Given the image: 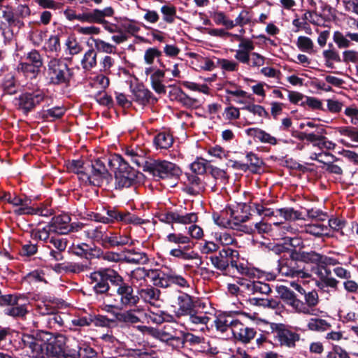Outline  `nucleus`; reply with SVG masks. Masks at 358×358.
Instances as JSON below:
<instances>
[{
    "mask_svg": "<svg viewBox=\"0 0 358 358\" xmlns=\"http://www.w3.org/2000/svg\"><path fill=\"white\" fill-rule=\"evenodd\" d=\"M128 160L118 154L111 155L108 159V164L115 173L116 189L128 188L136 182L138 172L129 166Z\"/></svg>",
    "mask_w": 358,
    "mask_h": 358,
    "instance_id": "f257e3e1",
    "label": "nucleus"
},
{
    "mask_svg": "<svg viewBox=\"0 0 358 358\" xmlns=\"http://www.w3.org/2000/svg\"><path fill=\"white\" fill-rule=\"evenodd\" d=\"M44 72L48 83L52 85L68 87L73 78L72 69L62 59H50Z\"/></svg>",
    "mask_w": 358,
    "mask_h": 358,
    "instance_id": "f03ea898",
    "label": "nucleus"
},
{
    "mask_svg": "<svg viewBox=\"0 0 358 358\" xmlns=\"http://www.w3.org/2000/svg\"><path fill=\"white\" fill-rule=\"evenodd\" d=\"M111 179V175L100 159L87 163L80 175L81 181L95 186L106 185Z\"/></svg>",
    "mask_w": 358,
    "mask_h": 358,
    "instance_id": "7ed1b4c3",
    "label": "nucleus"
},
{
    "mask_svg": "<svg viewBox=\"0 0 358 358\" xmlns=\"http://www.w3.org/2000/svg\"><path fill=\"white\" fill-rule=\"evenodd\" d=\"M124 155L132 163L137 166H143V171L148 172L153 177L155 176L157 171V162L152 159L146 157L145 152L138 146L127 147L124 150Z\"/></svg>",
    "mask_w": 358,
    "mask_h": 358,
    "instance_id": "20e7f679",
    "label": "nucleus"
},
{
    "mask_svg": "<svg viewBox=\"0 0 358 358\" xmlns=\"http://www.w3.org/2000/svg\"><path fill=\"white\" fill-rule=\"evenodd\" d=\"M90 278L95 282L94 289L96 293L103 294L109 289L108 280L119 285L122 281V277L114 270L110 268L101 269L91 273Z\"/></svg>",
    "mask_w": 358,
    "mask_h": 358,
    "instance_id": "39448f33",
    "label": "nucleus"
},
{
    "mask_svg": "<svg viewBox=\"0 0 358 358\" xmlns=\"http://www.w3.org/2000/svg\"><path fill=\"white\" fill-rule=\"evenodd\" d=\"M239 253L237 250L230 248H224L221 250L217 255L210 257L211 263L217 269L224 271L231 265L237 267V262Z\"/></svg>",
    "mask_w": 358,
    "mask_h": 358,
    "instance_id": "423d86ee",
    "label": "nucleus"
},
{
    "mask_svg": "<svg viewBox=\"0 0 358 358\" xmlns=\"http://www.w3.org/2000/svg\"><path fill=\"white\" fill-rule=\"evenodd\" d=\"M118 285L117 296L119 298V301L115 299L116 303L110 304V306L123 309L124 308L135 306L138 303L139 297L134 294V289L131 286L125 283H119Z\"/></svg>",
    "mask_w": 358,
    "mask_h": 358,
    "instance_id": "0eeeda50",
    "label": "nucleus"
},
{
    "mask_svg": "<svg viewBox=\"0 0 358 358\" xmlns=\"http://www.w3.org/2000/svg\"><path fill=\"white\" fill-rule=\"evenodd\" d=\"M180 174V169L176 164L166 160H158V178L166 180V183L160 184L164 187H174Z\"/></svg>",
    "mask_w": 358,
    "mask_h": 358,
    "instance_id": "6e6552de",
    "label": "nucleus"
},
{
    "mask_svg": "<svg viewBox=\"0 0 358 358\" xmlns=\"http://www.w3.org/2000/svg\"><path fill=\"white\" fill-rule=\"evenodd\" d=\"M21 297L15 295L8 294L4 296V302L1 306H5L4 313L12 317H23L27 310L24 303L20 301Z\"/></svg>",
    "mask_w": 358,
    "mask_h": 358,
    "instance_id": "1a4fd4ad",
    "label": "nucleus"
},
{
    "mask_svg": "<svg viewBox=\"0 0 358 358\" xmlns=\"http://www.w3.org/2000/svg\"><path fill=\"white\" fill-rule=\"evenodd\" d=\"M178 332L171 323L166 324L158 329V338L162 344L166 343L171 349L179 348L183 341L178 335Z\"/></svg>",
    "mask_w": 358,
    "mask_h": 358,
    "instance_id": "9d476101",
    "label": "nucleus"
},
{
    "mask_svg": "<svg viewBox=\"0 0 358 358\" xmlns=\"http://www.w3.org/2000/svg\"><path fill=\"white\" fill-rule=\"evenodd\" d=\"M241 291L248 295L257 294H268L271 292L269 285L261 281L251 280L247 278L238 280Z\"/></svg>",
    "mask_w": 358,
    "mask_h": 358,
    "instance_id": "9b49d317",
    "label": "nucleus"
},
{
    "mask_svg": "<svg viewBox=\"0 0 358 358\" xmlns=\"http://www.w3.org/2000/svg\"><path fill=\"white\" fill-rule=\"evenodd\" d=\"M297 259H294L291 257V259H281L278 262V270L282 275L286 277H299L302 278H308L310 275L298 267H296Z\"/></svg>",
    "mask_w": 358,
    "mask_h": 358,
    "instance_id": "f8f14e48",
    "label": "nucleus"
},
{
    "mask_svg": "<svg viewBox=\"0 0 358 358\" xmlns=\"http://www.w3.org/2000/svg\"><path fill=\"white\" fill-rule=\"evenodd\" d=\"M45 97L44 92L41 90H36L31 93H24L22 94L19 99L20 108L24 113H28L33 109L36 105L43 101Z\"/></svg>",
    "mask_w": 358,
    "mask_h": 358,
    "instance_id": "ddd939ff",
    "label": "nucleus"
},
{
    "mask_svg": "<svg viewBox=\"0 0 358 358\" xmlns=\"http://www.w3.org/2000/svg\"><path fill=\"white\" fill-rule=\"evenodd\" d=\"M236 39L240 41L238 49L236 50L234 57L239 62L249 64V57L251 52L255 49V45L252 41L243 38L239 35H234Z\"/></svg>",
    "mask_w": 358,
    "mask_h": 358,
    "instance_id": "4468645a",
    "label": "nucleus"
},
{
    "mask_svg": "<svg viewBox=\"0 0 358 358\" xmlns=\"http://www.w3.org/2000/svg\"><path fill=\"white\" fill-rule=\"evenodd\" d=\"M231 332L236 340L243 343H250L256 335V331L253 328L245 325L238 320H236L234 323Z\"/></svg>",
    "mask_w": 358,
    "mask_h": 358,
    "instance_id": "2eb2a0df",
    "label": "nucleus"
},
{
    "mask_svg": "<svg viewBox=\"0 0 358 358\" xmlns=\"http://www.w3.org/2000/svg\"><path fill=\"white\" fill-rule=\"evenodd\" d=\"M276 292L281 299L285 303L292 307L296 312L303 311V305L302 301L296 298L294 292L285 286H279L276 287Z\"/></svg>",
    "mask_w": 358,
    "mask_h": 358,
    "instance_id": "dca6fc26",
    "label": "nucleus"
},
{
    "mask_svg": "<svg viewBox=\"0 0 358 358\" xmlns=\"http://www.w3.org/2000/svg\"><path fill=\"white\" fill-rule=\"evenodd\" d=\"M275 336L281 345L294 348L296 341H299L300 335L280 325L275 330Z\"/></svg>",
    "mask_w": 358,
    "mask_h": 358,
    "instance_id": "f3484780",
    "label": "nucleus"
},
{
    "mask_svg": "<svg viewBox=\"0 0 358 358\" xmlns=\"http://www.w3.org/2000/svg\"><path fill=\"white\" fill-rule=\"evenodd\" d=\"M66 345V337L63 335H58L55 339L45 345L47 358L63 357L64 346Z\"/></svg>",
    "mask_w": 358,
    "mask_h": 358,
    "instance_id": "a211bd4d",
    "label": "nucleus"
},
{
    "mask_svg": "<svg viewBox=\"0 0 358 358\" xmlns=\"http://www.w3.org/2000/svg\"><path fill=\"white\" fill-rule=\"evenodd\" d=\"M333 40L338 48H348L358 43V32H346L345 34L336 31L334 33Z\"/></svg>",
    "mask_w": 358,
    "mask_h": 358,
    "instance_id": "6ab92c4d",
    "label": "nucleus"
},
{
    "mask_svg": "<svg viewBox=\"0 0 358 358\" xmlns=\"http://www.w3.org/2000/svg\"><path fill=\"white\" fill-rule=\"evenodd\" d=\"M130 91L132 99L141 105L147 104L151 98L150 92L143 85L137 82L131 83Z\"/></svg>",
    "mask_w": 358,
    "mask_h": 358,
    "instance_id": "aec40b11",
    "label": "nucleus"
},
{
    "mask_svg": "<svg viewBox=\"0 0 358 358\" xmlns=\"http://www.w3.org/2000/svg\"><path fill=\"white\" fill-rule=\"evenodd\" d=\"M71 217L67 214H62L52 218L50 227L54 233L58 234H66L69 233V223Z\"/></svg>",
    "mask_w": 358,
    "mask_h": 358,
    "instance_id": "412c9836",
    "label": "nucleus"
},
{
    "mask_svg": "<svg viewBox=\"0 0 358 358\" xmlns=\"http://www.w3.org/2000/svg\"><path fill=\"white\" fill-rule=\"evenodd\" d=\"M178 316H187L195 310V305L192 297L187 294H182L178 297Z\"/></svg>",
    "mask_w": 358,
    "mask_h": 358,
    "instance_id": "4be33fe9",
    "label": "nucleus"
},
{
    "mask_svg": "<svg viewBox=\"0 0 358 358\" xmlns=\"http://www.w3.org/2000/svg\"><path fill=\"white\" fill-rule=\"evenodd\" d=\"M294 259H299L306 263H312L321 267L322 255L315 251L293 252L291 256Z\"/></svg>",
    "mask_w": 358,
    "mask_h": 358,
    "instance_id": "5701e85b",
    "label": "nucleus"
},
{
    "mask_svg": "<svg viewBox=\"0 0 358 358\" xmlns=\"http://www.w3.org/2000/svg\"><path fill=\"white\" fill-rule=\"evenodd\" d=\"M305 302L302 301L303 305V310L297 311L296 313L306 315H315L313 308L319 303V296L316 290L308 292L304 295Z\"/></svg>",
    "mask_w": 358,
    "mask_h": 358,
    "instance_id": "b1692460",
    "label": "nucleus"
},
{
    "mask_svg": "<svg viewBox=\"0 0 358 358\" xmlns=\"http://www.w3.org/2000/svg\"><path fill=\"white\" fill-rule=\"evenodd\" d=\"M246 134L263 143H269L273 145L278 143V141L274 136L259 128H249L246 130Z\"/></svg>",
    "mask_w": 358,
    "mask_h": 358,
    "instance_id": "393cba45",
    "label": "nucleus"
},
{
    "mask_svg": "<svg viewBox=\"0 0 358 358\" xmlns=\"http://www.w3.org/2000/svg\"><path fill=\"white\" fill-rule=\"evenodd\" d=\"M7 202L14 206H20L21 207L16 210V213L19 215L28 214L32 213V207L29 206L31 200L27 198H20L16 195L11 196V197L7 198Z\"/></svg>",
    "mask_w": 358,
    "mask_h": 358,
    "instance_id": "a878e982",
    "label": "nucleus"
},
{
    "mask_svg": "<svg viewBox=\"0 0 358 358\" xmlns=\"http://www.w3.org/2000/svg\"><path fill=\"white\" fill-rule=\"evenodd\" d=\"M24 346L31 350L32 357L40 358L43 357L42 344L33 337L25 336L23 338Z\"/></svg>",
    "mask_w": 358,
    "mask_h": 358,
    "instance_id": "bb28decb",
    "label": "nucleus"
},
{
    "mask_svg": "<svg viewBox=\"0 0 358 358\" xmlns=\"http://www.w3.org/2000/svg\"><path fill=\"white\" fill-rule=\"evenodd\" d=\"M122 259L129 264H143L148 261L145 253L136 252L134 250H127L122 252Z\"/></svg>",
    "mask_w": 358,
    "mask_h": 358,
    "instance_id": "cd10ccee",
    "label": "nucleus"
},
{
    "mask_svg": "<svg viewBox=\"0 0 358 358\" xmlns=\"http://www.w3.org/2000/svg\"><path fill=\"white\" fill-rule=\"evenodd\" d=\"M322 268L324 269V272L318 271L320 282L317 285L320 287L321 285L322 287L325 286L334 289L336 288L338 285V281L331 275V270L327 268V267Z\"/></svg>",
    "mask_w": 358,
    "mask_h": 358,
    "instance_id": "c85d7f7f",
    "label": "nucleus"
},
{
    "mask_svg": "<svg viewBox=\"0 0 358 358\" xmlns=\"http://www.w3.org/2000/svg\"><path fill=\"white\" fill-rule=\"evenodd\" d=\"M276 217L280 216L287 221H295L297 220H305L301 213L295 210L293 208H282L275 210Z\"/></svg>",
    "mask_w": 358,
    "mask_h": 358,
    "instance_id": "c756f323",
    "label": "nucleus"
},
{
    "mask_svg": "<svg viewBox=\"0 0 358 358\" xmlns=\"http://www.w3.org/2000/svg\"><path fill=\"white\" fill-rule=\"evenodd\" d=\"M141 311L138 310H129L123 313H120L116 315V319L121 322L135 324L140 322V319L137 313Z\"/></svg>",
    "mask_w": 358,
    "mask_h": 358,
    "instance_id": "7c9ffc66",
    "label": "nucleus"
},
{
    "mask_svg": "<svg viewBox=\"0 0 358 358\" xmlns=\"http://www.w3.org/2000/svg\"><path fill=\"white\" fill-rule=\"evenodd\" d=\"M2 17L8 22L10 27L15 26L20 28L24 26V22L16 17L9 6H5L2 10Z\"/></svg>",
    "mask_w": 358,
    "mask_h": 358,
    "instance_id": "2f4dec72",
    "label": "nucleus"
},
{
    "mask_svg": "<svg viewBox=\"0 0 358 358\" xmlns=\"http://www.w3.org/2000/svg\"><path fill=\"white\" fill-rule=\"evenodd\" d=\"M236 320L230 316L220 315L215 320L216 329L221 332H225L227 329L232 331V327Z\"/></svg>",
    "mask_w": 358,
    "mask_h": 358,
    "instance_id": "473e14b6",
    "label": "nucleus"
},
{
    "mask_svg": "<svg viewBox=\"0 0 358 358\" xmlns=\"http://www.w3.org/2000/svg\"><path fill=\"white\" fill-rule=\"evenodd\" d=\"M96 52L94 50H87L81 61L83 68L86 71H90L96 65Z\"/></svg>",
    "mask_w": 358,
    "mask_h": 358,
    "instance_id": "72a5a7b5",
    "label": "nucleus"
},
{
    "mask_svg": "<svg viewBox=\"0 0 358 358\" xmlns=\"http://www.w3.org/2000/svg\"><path fill=\"white\" fill-rule=\"evenodd\" d=\"M54 231L50 225H48L42 229H37L32 231V236L34 239H38L45 243H49Z\"/></svg>",
    "mask_w": 358,
    "mask_h": 358,
    "instance_id": "f704fd0d",
    "label": "nucleus"
},
{
    "mask_svg": "<svg viewBox=\"0 0 358 358\" xmlns=\"http://www.w3.org/2000/svg\"><path fill=\"white\" fill-rule=\"evenodd\" d=\"M91 264L90 259H85L81 262H70L66 264V269L69 272L79 273L90 270Z\"/></svg>",
    "mask_w": 358,
    "mask_h": 358,
    "instance_id": "c9c22d12",
    "label": "nucleus"
},
{
    "mask_svg": "<svg viewBox=\"0 0 358 358\" xmlns=\"http://www.w3.org/2000/svg\"><path fill=\"white\" fill-rule=\"evenodd\" d=\"M92 40L94 43L95 49L98 52L107 54H115L117 52V47L115 45L99 38H92Z\"/></svg>",
    "mask_w": 358,
    "mask_h": 358,
    "instance_id": "e433bc0d",
    "label": "nucleus"
},
{
    "mask_svg": "<svg viewBox=\"0 0 358 358\" xmlns=\"http://www.w3.org/2000/svg\"><path fill=\"white\" fill-rule=\"evenodd\" d=\"M162 19L164 22L171 24L175 21L176 17V8L171 3L163 6L161 9Z\"/></svg>",
    "mask_w": 358,
    "mask_h": 358,
    "instance_id": "4c0bfd02",
    "label": "nucleus"
},
{
    "mask_svg": "<svg viewBox=\"0 0 358 358\" xmlns=\"http://www.w3.org/2000/svg\"><path fill=\"white\" fill-rule=\"evenodd\" d=\"M173 143L172 135L166 129L158 133V148L169 149Z\"/></svg>",
    "mask_w": 358,
    "mask_h": 358,
    "instance_id": "58836bf2",
    "label": "nucleus"
},
{
    "mask_svg": "<svg viewBox=\"0 0 358 358\" xmlns=\"http://www.w3.org/2000/svg\"><path fill=\"white\" fill-rule=\"evenodd\" d=\"M106 231L107 229L106 227L99 226L87 229L86 234L89 238L101 244Z\"/></svg>",
    "mask_w": 358,
    "mask_h": 358,
    "instance_id": "ea45409f",
    "label": "nucleus"
},
{
    "mask_svg": "<svg viewBox=\"0 0 358 358\" xmlns=\"http://www.w3.org/2000/svg\"><path fill=\"white\" fill-rule=\"evenodd\" d=\"M246 159L248 164V170L252 173H257L263 165V162L257 155L252 152H249L246 155Z\"/></svg>",
    "mask_w": 358,
    "mask_h": 358,
    "instance_id": "a19ab883",
    "label": "nucleus"
},
{
    "mask_svg": "<svg viewBox=\"0 0 358 358\" xmlns=\"http://www.w3.org/2000/svg\"><path fill=\"white\" fill-rule=\"evenodd\" d=\"M250 301L252 304L269 308L271 309H278L280 306V302L278 300L274 299H264L253 298L250 300Z\"/></svg>",
    "mask_w": 358,
    "mask_h": 358,
    "instance_id": "79ce46f5",
    "label": "nucleus"
},
{
    "mask_svg": "<svg viewBox=\"0 0 358 358\" xmlns=\"http://www.w3.org/2000/svg\"><path fill=\"white\" fill-rule=\"evenodd\" d=\"M170 254L175 257L180 258L184 260L199 259V264H201V261L199 259L198 254L194 251L186 252L183 250L173 249L170 251Z\"/></svg>",
    "mask_w": 358,
    "mask_h": 358,
    "instance_id": "37998d69",
    "label": "nucleus"
},
{
    "mask_svg": "<svg viewBox=\"0 0 358 358\" xmlns=\"http://www.w3.org/2000/svg\"><path fill=\"white\" fill-rule=\"evenodd\" d=\"M329 327V324L325 320L316 317L311 318L308 323V327L311 331H325Z\"/></svg>",
    "mask_w": 358,
    "mask_h": 358,
    "instance_id": "c03bdc74",
    "label": "nucleus"
},
{
    "mask_svg": "<svg viewBox=\"0 0 358 358\" xmlns=\"http://www.w3.org/2000/svg\"><path fill=\"white\" fill-rule=\"evenodd\" d=\"M24 59L39 69L43 64L41 55L36 50H33L24 55Z\"/></svg>",
    "mask_w": 358,
    "mask_h": 358,
    "instance_id": "a18cd8bd",
    "label": "nucleus"
},
{
    "mask_svg": "<svg viewBox=\"0 0 358 358\" xmlns=\"http://www.w3.org/2000/svg\"><path fill=\"white\" fill-rule=\"evenodd\" d=\"M198 220V216L194 213H187L185 215H180L177 213L175 214V222L182 224H188L195 223Z\"/></svg>",
    "mask_w": 358,
    "mask_h": 358,
    "instance_id": "49530a36",
    "label": "nucleus"
},
{
    "mask_svg": "<svg viewBox=\"0 0 358 358\" xmlns=\"http://www.w3.org/2000/svg\"><path fill=\"white\" fill-rule=\"evenodd\" d=\"M139 294L145 302L150 303V306L153 307H155L157 298L155 296V292L153 288L142 289Z\"/></svg>",
    "mask_w": 358,
    "mask_h": 358,
    "instance_id": "de8ad7c7",
    "label": "nucleus"
},
{
    "mask_svg": "<svg viewBox=\"0 0 358 358\" xmlns=\"http://www.w3.org/2000/svg\"><path fill=\"white\" fill-rule=\"evenodd\" d=\"M254 233H257L261 235L270 234L275 236L272 226L265 222L261 221L254 224Z\"/></svg>",
    "mask_w": 358,
    "mask_h": 358,
    "instance_id": "09e8293b",
    "label": "nucleus"
},
{
    "mask_svg": "<svg viewBox=\"0 0 358 358\" xmlns=\"http://www.w3.org/2000/svg\"><path fill=\"white\" fill-rule=\"evenodd\" d=\"M337 132L341 135L346 136L352 141L358 142V129L352 127H340L336 128Z\"/></svg>",
    "mask_w": 358,
    "mask_h": 358,
    "instance_id": "8fccbe9b",
    "label": "nucleus"
},
{
    "mask_svg": "<svg viewBox=\"0 0 358 358\" xmlns=\"http://www.w3.org/2000/svg\"><path fill=\"white\" fill-rule=\"evenodd\" d=\"M90 250V246L86 243H73L71 246V251L73 254L79 256L84 257L85 259H89L88 252Z\"/></svg>",
    "mask_w": 358,
    "mask_h": 358,
    "instance_id": "3c124183",
    "label": "nucleus"
},
{
    "mask_svg": "<svg viewBox=\"0 0 358 358\" xmlns=\"http://www.w3.org/2000/svg\"><path fill=\"white\" fill-rule=\"evenodd\" d=\"M189 318V322L192 324H202L205 325L208 323L209 317L203 313L197 314L194 310L191 314L187 315Z\"/></svg>",
    "mask_w": 358,
    "mask_h": 358,
    "instance_id": "603ef678",
    "label": "nucleus"
},
{
    "mask_svg": "<svg viewBox=\"0 0 358 358\" xmlns=\"http://www.w3.org/2000/svg\"><path fill=\"white\" fill-rule=\"evenodd\" d=\"M65 110L62 107H55L43 111V117L49 120L60 118L64 114Z\"/></svg>",
    "mask_w": 358,
    "mask_h": 358,
    "instance_id": "864d4df0",
    "label": "nucleus"
},
{
    "mask_svg": "<svg viewBox=\"0 0 358 358\" xmlns=\"http://www.w3.org/2000/svg\"><path fill=\"white\" fill-rule=\"evenodd\" d=\"M215 23L224 25L227 29L234 27V21L229 20L223 12H216L213 15Z\"/></svg>",
    "mask_w": 358,
    "mask_h": 358,
    "instance_id": "5fc2aeb1",
    "label": "nucleus"
},
{
    "mask_svg": "<svg viewBox=\"0 0 358 358\" xmlns=\"http://www.w3.org/2000/svg\"><path fill=\"white\" fill-rule=\"evenodd\" d=\"M297 47L302 51L310 52L313 49V41L306 36H299L296 43Z\"/></svg>",
    "mask_w": 358,
    "mask_h": 358,
    "instance_id": "6e6d98bb",
    "label": "nucleus"
},
{
    "mask_svg": "<svg viewBox=\"0 0 358 358\" xmlns=\"http://www.w3.org/2000/svg\"><path fill=\"white\" fill-rule=\"evenodd\" d=\"M217 64L222 69L227 71H236L238 69V64L236 62L227 59H218Z\"/></svg>",
    "mask_w": 358,
    "mask_h": 358,
    "instance_id": "4d7b16f0",
    "label": "nucleus"
},
{
    "mask_svg": "<svg viewBox=\"0 0 358 358\" xmlns=\"http://www.w3.org/2000/svg\"><path fill=\"white\" fill-rule=\"evenodd\" d=\"M80 346L77 344L76 341H73V343L71 344L68 346H64V353L63 354V357L67 358H78V352H79Z\"/></svg>",
    "mask_w": 358,
    "mask_h": 358,
    "instance_id": "13d9d810",
    "label": "nucleus"
},
{
    "mask_svg": "<svg viewBox=\"0 0 358 358\" xmlns=\"http://www.w3.org/2000/svg\"><path fill=\"white\" fill-rule=\"evenodd\" d=\"M91 85L100 90H105L109 85V79L106 76L100 74L94 77Z\"/></svg>",
    "mask_w": 358,
    "mask_h": 358,
    "instance_id": "bf43d9fd",
    "label": "nucleus"
},
{
    "mask_svg": "<svg viewBox=\"0 0 358 358\" xmlns=\"http://www.w3.org/2000/svg\"><path fill=\"white\" fill-rule=\"evenodd\" d=\"M49 243L59 251H64L67 245L66 239L59 238L58 235H57V233H54Z\"/></svg>",
    "mask_w": 358,
    "mask_h": 358,
    "instance_id": "052dcab7",
    "label": "nucleus"
},
{
    "mask_svg": "<svg viewBox=\"0 0 358 358\" xmlns=\"http://www.w3.org/2000/svg\"><path fill=\"white\" fill-rule=\"evenodd\" d=\"M265 58L257 52H251L249 57V66L259 68L264 64Z\"/></svg>",
    "mask_w": 358,
    "mask_h": 358,
    "instance_id": "680f3d73",
    "label": "nucleus"
},
{
    "mask_svg": "<svg viewBox=\"0 0 358 358\" xmlns=\"http://www.w3.org/2000/svg\"><path fill=\"white\" fill-rule=\"evenodd\" d=\"M124 213L115 210H108L105 215V223L114 222L115 221L123 222Z\"/></svg>",
    "mask_w": 358,
    "mask_h": 358,
    "instance_id": "e2e57ef3",
    "label": "nucleus"
},
{
    "mask_svg": "<svg viewBox=\"0 0 358 358\" xmlns=\"http://www.w3.org/2000/svg\"><path fill=\"white\" fill-rule=\"evenodd\" d=\"M207 161L203 158L198 159L191 164V169L196 173L202 174L206 172Z\"/></svg>",
    "mask_w": 358,
    "mask_h": 358,
    "instance_id": "0e129e2a",
    "label": "nucleus"
},
{
    "mask_svg": "<svg viewBox=\"0 0 358 358\" xmlns=\"http://www.w3.org/2000/svg\"><path fill=\"white\" fill-rule=\"evenodd\" d=\"M327 227L323 224H315L308 225L306 227V231L315 236H320L326 232Z\"/></svg>",
    "mask_w": 358,
    "mask_h": 358,
    "instance_id": "69168bd1",
    "label": "nucleus"
},
{
    "mask_svg": "<svg viewBox=\"0 0 358 358\" xmlns=\"http://www.w3.org/2000/svg\"><path fill=\"white\" fill-rule=\"evenodd\" d=\"M101 245L105 248H115V233L107 230Z\"/></svg>",
    "mask_w": 358,
    "mask_h": 358,
    "instance_id": "338daca9",
    "label": "nucleus"
},
{
    "mask_svg": "<svg viewBox=\"0 0 358 358\" xmlns=\"http://www.w3.org/2000/svg\"><path fill=\"white\" fill-rule=\"evenodd\" d=\"M344 63H357L358 62V52L352 50H345L343 52V60Z\"/></svg>",
    "mask_w": 358,
    "mask_h": 358,
    "instance_id": "774afa93",
    "label": "nucleus"
}]
</instances>
